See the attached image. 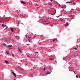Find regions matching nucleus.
<instances>
[{
	"label": "nucleus",
	"instance_id": "28",
	"mask_svg": "<svg viewBox=\"0 0 80 80\" xmlns=\"http://www.w3.org/2000/svg\"><path fill=\"white\" fill-rule=\"evenodd\" d=\"M21 24H22V25H23V23H21Z\"/></svg>",
	"mask_w": 80,
	"mask_h": 80
},
{
	"label": "nucleus",
	"instance_id": "13",
	"mask_svg": "<svg viewBox=\"0 0 80 80\" xmlns=\"http://www.w3.org/2000/svg\"><path fill=\"white\" fill-rule=\"evenodd\" d=\"M28 41H29V42H30V39H28Z\"/></svg>",
	"mask_w": 80,
	"mask_h": 80
},
{
	"label": "nucleus",
	"instance_id": "18",
	"mask_svg": "<svg viewBox=\"0 0 80 80\" xmlns=\"http://www.w3.org/2000/svg\"><path fill=\"white\" fill-rule=\"evenodd\" d=\"M19 52H20V53H22V51H19Z\"/></svg>",
	"mask_w": 80,
	"mask_h": 80
},
{
	"label": "nucleus",
	"instance_id": "5",
	"mask_svg": "<svg viewBox=\"0 0 80 80\" xmlns=\"http://www.w3.org/2000/svg\"><path fill=\"white\" fill-rule=\"evenodd\" d=\"M68 25V23H66L65 24V27H67Z\"/></svg>",
	"mask_w": 80,
	"mask_h": 80
},
{
	"label": "nucleus",
	"instance_id": "21",
	"mask_svg": "<svg viewBox=\"0 0 80 80\" xmlns=\"http://www.w3.org/2000/svg\"><path fill=\"white\" fill-rule=\"evenodd\" d=\"M12 56L13 57H14V55H13V54H12Z\"/></svg>",
	"mask_w": 80,
	"mask_h": 80
},
{
	"label": "nucleus",
	"instance_id": "17",
	"mask_svg": "<svg viewBox=\"0 0 80 80\" xmlns=\"http://www.w3.org/2000/svg\"><path fill=\"white\" fill-rule=\"evenodd\" d=\"M76 77L77 78H78V76H77V75H76Z\"/></svg>",
	"mask_w": 80,
	"mask_h": 80
},
{
	"label": "nucleus",
	"instance_id": "10",
	"mask_svg": "<svg viewBox=\"0 0 80 80\" xmlns=\"http://www.w3.org/2000/svg\"><path fill=\"white\" fill-rule=\"evenodd\" d=\"M5 52L6 53L8 54H9V53L8 52V51H7L6 52Z\"/></svg>",
	"mask_w": 80,
	"mask_h": 80
},
{
	"label": "nucleus",
	"instance_id": "40",
	"mask_svg": "<svg viewBox=\"0 0 80 80\" xmlns=\"http://www.w3.org/2000/svg\"><path fill=\"white\" fill-rule=\"evenodd\" d=\"M76 52H77V51Z\"/></svg>",
	"mask_w": 80,
	"mask_h": 80
},
{
	"label": "nucleus",
	"instance_id": "3",
	"mask_svg": "<svg viewBox=\"0 0 80 80\" xmlns=\"http://www.w3.org/2000/svg\"><path fill=\"white\" fill-rule=\"evenodd\" d=\"M12 73L13 75V76H14L15 77H16V74L15 73V72H14L13 71H12Z\"/></svg>",
	"mask_w": 80,
	"mask_h": 80
},
{
	"label": "nucleus",
	"instance_id": "23",
	"mask_svg": "<svg viewBox=\"0 0 80 80\" xmlns=\"http://www.w3.org/2000/svg\"><path fill=\"white\" fill-rule=\"evenodd\" d=\"M55 40H56L55 39H54L53 40V42H55Z\"/></svg>",
	"mask_w": 80,
	"mask_h": 80
},
{
	"label": "nucleus",
	"instance_id": "15",
	"mask_svg": "<svg viewBox=\"0 0 80 80\" xmlns=\"http://www.w3.org/2000/svg\"><path fill=\"white\" fill-rule=\"evenodd\" d=\"M28 38H31V39H30V40H32V38H30V37H29V36H28Z\"/></svg>",
	"mask_w": 80,
	"mask_h": 80
},
{
	"label": "nucleus",
	"instance_id": "6",
	"mask_svg": "<svg viewBox=\"0 0 80 80\" xmlns=\"http://www.w3.org/2000/svg\"><path fill=\"white\" fill-rule=\"evenodd\" d=\"M46 73H47V74L48 75V74H50V72H46Z\"/></svg>",
	"mask_w": 80,
	"mask_h": 80
},
{
	"label": "nucleus",
	"instance_id": "25",
	"mask_svg": "<svg viewBox=\"0 0 80 80\" xmlns=\"http://www.w3.org/2000/svg\"><path fill=\"white\" fill-rule=\"evenodd\" d=\"M72 2H73V1H71L70 2V3H72Z\"/></svg>",
	"mask_w": 80,
	"mask_h": 80
},
{
	"label": "nucleus",
	"instance_id": "12",
	"mask_svg": "<svg viewBox=\"0 0 80 80\" xmlns=\"http://www.w3.org/2000/svg\"><path fill=\"white\" fill-rule=\"evenodd\" d=\"M5 62H6V63L8 64V62L7 61H5Z\"/></svg>",
	"mask_w": 80,
	"mask_h": 80
},
{
	"label": "nucleus",
	"instance_id": "2",
	"mask_svg": "<svg viewBox=\"0 0 80 80\" xmlns=\"http://www.w3.org/2000/svg\"><path fill=\"white\" fill-rule=\"evenodd\" d=\"M2 27H3V28H5L4 30H6V29H7V28H8V27H7V26H6V25H4L3 24H2Z\"/></svg>",
	"mask_w": 80,
	"mask_h": 80
},
{
	"label": "nucleus",
	"instance_id": "7",
	"mask_svg": "<svg viewBox=\"0 0 80 80\" xmlns=\"http://www.w3.org/2000/svg\"><path fill=\"white\" fill-rule=\"evenodd\" d=\"M21 3H23V4H25V3L23 1H21Z\"/></svg>",
	"mask_w": 80,
	"mask_h": 80
},
{
	"label": "nucleus",
	"instance_id": "32",
	"mask_svg": "<svg viewBox=\"0 0 80 80\" xmlns=\"http://www.w3.org/2000/svg\"><path fill=\"white\" fill-rule=\"evenodd\" d=\"M20 24V22H19L18 23V25H19Z\"/></svg>",
	"mask_w": 80,
	"mask_h": 80
},
{
	"label": "nucleus",
	"instance_id": "33",
	"mask_svg": "<svg viewBox=\"0 0 80 80\" xmlns=\"http://www.w3.org/2000/svg\"><path fill=\"white\" fill-rule=\"evenodd\" d=\"M72 71V72H74V71H73V70Z\"/></svg>",
	"mask_w": 80,
	"mask_h": 80
},
{
	"label": "nucleus",
	"instance_id": "24",
	"mask_svg": "<svg viewBox=\"0 0 80 80\" xmlns=\"http://www.w3.org/2000/svg\"><path fill=\"white\" fill-rule=\"evenodd\" d=\"M35 53H38V52H35Z\"/></svg>",
	"mask_w": 80,
	"mask_h": 80
},
{
	"label": "nucleus",
	"instance_id": "26",
	"mask_svg": "<svg viewBox=\"0 0 80 80\" xmlns=\"http://www.w3.org/2000/svg\"><path fill=\"white\" fill-rule=\"evenodd\" d=\"M71 19H73V17H72Z\"/></svg>",
	"mask_w": 80,
	"mask_h": 80
},
{
	"label": "nucleus",
	"instance_id": "35",
	"mask_svg": "<svg viewBox=\"0 0 80 80\" xmlns=\"http://www.w3.org/2000/svg\"><path fill=\"white\" fill-rule=\"evenodd\" d=\"M19 50H20V49H19Z\"/></svg>",
	"mask_w": 80,
	"mask_h": 80
},
{
	"label": "nucleus",
	"instance_id": "30",
	"mask_svg": "<svg viewBox=\"0 0 80 80\" xmlns=\"http://www.w3.org/2000/svg\"><path fill=\"white\" fill-rule=\"evenodd\" d=\"M28 45H30V44H28Z\"/></svg>",
	"mask_w": 80,
	"mask_h": 80
},
{
	"label": "nucleus",
	"instance_id": "31",
	"mask_svg": "<svg viewBox=\"0 0 80 80\" xmlns=\"http://www.w3.org/2000/svg\"><path fill=\"white\" fill-rule=\"evenodd\" d=\"M26 37L27 38V35H26Z\"/></svg>",
	"mask_w": 80,
	"mask_h": 80
},
{
	"label": "nucleus",
	"instance_id": "14",
	"mask_svg": "<svg viewBox=\"0 0 80 80\" xmlns=\"http://www.w3.org/2000/svg\"><path fill=\"white\" fill-rule=\"evenodd\" d=\"M70 3V2H66L67 3Z\"/></svg>",
	"mask_w": 80,
	"mask_h": 80
},
{
	"label": "nucleus",
	"instance_id": "4",
	"mask_svg": "<svg viewBox=\"0 0 80 80\" xmlns=\"http://www.w3.org/2000/svg\"><path fill=\"white\" fill-rule=\"evenodd\" d=\"M71 50H77V48H71Z\"/></svg>",
	"mask_w": 80,
	"mask_h": 80
},
{
	"label": "nucleus",
	"instance_id": "1",
	"mask_svg": "<svg viewBox=\"0 0 80 80\" xmlns=\"http://www.w3.org/2000/svg\"><path fill=\"white\" fill-rule=\"evenodd\" d=\"M3 45H5V46H6V47H8V48H9V50L12 49V45H8L7 46V45H6V44H5V43H3Z\"/></svg>",
	"mask_w": 80,
	"mask_h": 80
},
{
	"label": "nucleus",
	"instance_id": "36",
	"mask_svg": "<svg viewBox=\"0 0 80 80\" xmlns=\"http://www.w3.org/2000/svg\"><path fill=\"white\" fill-rule=\"evenodd\" d=\"M1 20H0V22H1Z\"/></svg>",
	"mask_w": 80,
	"mask_h": 80
},
{
	"label": "nucleus",
	"instance_id": "34",
	"mask_svg": "<svg viewBox=\"0 0 80 80\" xmlns=\"http://www.w3.org/2000/svg\"><path fill=\"white\" fill-rule=\"evenodd\" d=\"M79 78H80V76H79Z\"/></svg>",
	"mask_w": 80,
	"mask_h": 80
},
{
	"label": "nucleus",
	"instance_id": "22",
	"mask_svg": "<svg viewBox=\"0 0 80 80\" xmlns=\"http://www.w3.org/2000/svg\"><path fill=\"white\" fill-rule=\"evenodd\" d=\"M45 68H43V71H45Z\"/></svg>",
	"mask_w": 80,
	"mask_h": 80
},
{
	"label": "nucleus",
	"instance_id": "38",
	"mask_svg": "<svg viewBox=\"0 0 80 80\" xmlns=\"http://www.w3.org/2000/svg\"><path fill=\"white\" fill-rule=\"evenodd\" d=\"M74 74H75V72H74Z\"/></svg>",
	"mask_w": 80,
	"mask_h": 80
},
{
	"label": "nucleus",
	"instance_id": "20",
	"mask_svg": "<svg viewBox=\"0 0 80 80\" xmlns=\"http://www.w3.org/2000/svg\"><path fill=\"white\" fill-rule=\"evenodd\" d=\"M65 8V7H64L63 6L62 7V8Z\"/></svg>",
	"mask_w": 80,
	"mask_h": 80
},
{
	"label": "nucleus",
	"instance_id": "9",
	"mask_svg": "<svg viewBox=\"0 0 80 80\" xmlns=\"http://www.w3.org/2000/svg\"><path fill=\"white\" fill-rule=\"evenodd\" d=\"M73 10H74V9H71V12H73Z\"/></svg>",
	"mask_w": 80,
	"mask_h": 80
},
{
	"label": "nucleus",
	"instance_id": "8",
	"mask_svg": "<svg viewBox=\"0 0 80 80\" xmlns=\"http://www.w3.org/2000/svg\"><path fill=\"white\" fill-rule=\"evenodd\" d=\"M11 31H12V32H13V28H12L11 29Z\"/></svg>",
	"mask_w": 80,
	"mask_h": 80
},
{
	"label": "nucleus",
	"instance_id": "16",
	"mask_svg": "<svg viewBox=\"0 0 80 80\" xmlns=\"http://www.w3.org/2000/svg\"><path fill=\"white\" fill-rule=\"evenodd\" d=\"M73 3L74 4V5H75L76 4V3L74 2H73Z\"/></svg>",
	"mask_w": 80,
	"mask_h": 80
},
{
	"label": "nucleus",
	"instance_id": "19",
	"mask_svg": "<svg viewBox=\"0 0 80 80\" xmlns=\"http://www.w3.org/2000/svg\"><path fill=\"white\" fill-rule=\"evenodd\" d=\"M77 1L78 2H80V0H77Z\"/></svg>",
	"mask_w": 80,
	"mask_h": 80
},
{
	"label": "nucleus",
	"instance_id": "37",
	"mask_svg": "<svg viewBox=\"0 0 80 80\" xmlns=\"http://www.w3.org/2000/svg\"><path fill=\"white\" fill-rule=\"evenodd\" d=\"M47 24H48V23H46Z\"/></svg>",
	"mask_w": 80,
	"mask_h": 80
},
{
	"label": "nucleus",
	"instance_id": "39",
	"mask_svg": "<svg viewBox=\"0 0 80 80\" xmlns=\"http://www.w3.org/2000/svg\"><path fill=\"white\" fill-rule=\"evenodd\" d=\"M55 13L54 14V15H55Z\"/></svg>",
	"mask_w": 80,
	"mask_h": 80
},
{
	"label": "nucleus",
	"instance_id": "27",
	"mask_svg": "<svg viewBox=\"0 0 80 80\" xmlns=\"http://www.w3.org/2000/svg\"><path fill=\"white\" fill-rule=\"evenodd\" d=\"M62 10V12H63L64 11V9H63Z\"/></svg>",
	"mask_w": 80,
	"mask_h": 80
},
{
	"label": "nucleus",
	"instance_id": "11",
	"mask_svg": "<svg viewBox=\"0 0 80 80\" xmlns=\"http://www.w3.org/2000/svg\"><path fill=\"white\" fill-rule=\"evenodd\" d=\"M54 59V58H52L50 59V60H51V61L53 60Z\"/></svg>",
	"mask_w": 80,
	"mask_h": 80
},
{
	"label": "nucleus",
	"instance_id": "29",
	"mask_svg": "<svg viewBox=\"0 0 80 80\" xmlns=\"http://www.w3.org/2000/svg\"><path fill=\"white\" fill-rule=\"evenodd\" d=\"M50 1H52H52H53V0H50Z\"/></svg>",
	"mask_w": 80,
	"mask_h": 80
}]
</instances>
